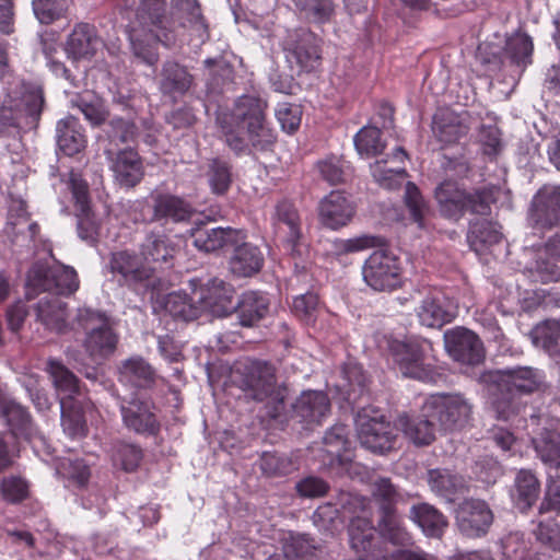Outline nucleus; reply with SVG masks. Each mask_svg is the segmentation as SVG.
Returning <instances> with one entry per match:
<instances>
[{"mask_svg": "<svg viewBox=\"0 0 560 560\" xmlns=\"http://www.w3.org/2000/svg\"><path fill=\"white\" fill-rule=\"evenodd\" d=\"M56 474L68 480L69 487H83L90 478V469L81 459H61L56 466Z\"/></svg>", "mask_w": 560, "mask_h": 560, "instance_id": "bf43d9fd", "label": "nucleus"}, {"mask_svg": "<svg viewBox=\"0 0 560 560\" xmlns=\"http://www.w3.org/2000/svg\"><path fill=\"white\" fill-rule=\"evenodd\" d=\"M407 155L402 148H396L390 156L376 160L370 165L374 182L385 189H396L406 180L404 167Z\"/></svg>", "mask_w": 560, "mask_h": 560, "instance_id": "412c9836", "label": "nucleus"}, {"mask_svg": "<svg viewBox=\"0 0 560 560\" xmlns=\"http://www.w3.org/2000/svg\"><path fill=\"white\" fill-rule=\"evenodd\" d=\"M32 8L35 18L40 24H51L67 16L69 11L68 0H33Z\"/></svg>", "mask_w": 560, "mask_h": 560, "instance_id": "4d7b16f0", "label": "nucleus"}, {"mask_svg": "<svg viewBox=\"0 0 560 560\" xmlns=\"http://www.w3.org/2000/svg\"><path fill=\"white\" fill-rule=\"evenodd\" d=\"M532 220L540 226H552L560 222V187L544 186L534 197Z\"/></svg>", "mask_w": 560, "mask_h": 560, "instance_id": "393cba45", "label": "nucleus"}, {"mask_svg": "<svg viewBox=\"0 0 560 560\" xmlns=\"http://www.w3.org/2000/svg\"><path fill=\"white\" fill-rule=\"evenodd\" d=\"M194 285V300L198 299L201 312L208 311L215 316H225L235 310L233 303L234 289L223 280L212 279L202 285L197 280H191Z\"/></svg>", "mask_w": 560, "mask_h": 560, "instance_id": "dca6fc26", "label": "nucleus"}, {"mask_svg": "<svg viewBox=\"0 0 560 560\" xmlns=\"http://www.w3.org/2000/svg\"><path fill=\"white\" fill-rule=\"evenodd\" d=\"M48 372L60 402L63 398L69 402L77 401L78 399H85V396L80 388L79 380L60 362L50 360L48 362Z\"/></svg>", "mask_w": 560, "mask_h": 560, "instance_id": "c9c22d12", "label": "nucleus"}, {"mask_svg": "<svg viewBox=\"0 0 560 560\" xmlns=\"http://www.w3.org/2000/svg\"><path fill=\"white\" fill-rule=\"evenodd\" d=\"M354 423L358 439L365 448L384 453L394 447L393 428L378 411L363 408L357 413Z\"/></svg>", "mask_w": 560, "mask_h": 560, "instance_id": "9b49d317", "label": "nucleus"}, {"mask_svg": "<svg viewBox=\"0 0 560 560\" xmlns=\"http://www.w3.org/2000/svg\"><path fill=\"white\" fill-rule=\"evenodd\" d=\"M444 345L447 353L463 364L477 365L485 359V349L480 338L464 327L445 331Z\"/></svg>", "mask_w": 560, "mask_h": 560, "instance_id": "f3484780", "label": "nucleus"}, {"mask_svg": "<svg viewBox=\"0 0 560 560\" xmlns=\"http://www.w3.org/2000/svg\"><path fill=\"white\" fill-rule=\"evenodd\" d=\"M66 185L72 191V196L81 210L78 221L79 236L86 242L93 243L98 234V225L90 214L88 185L79 174L73 172L69 173Z\"/></svg>", "mask_w": 560, "mask_h": 560, "instance_id": "4be33fe9", "label": "nucleus"}, {"mask_svg": "<svg viewBox=\"0 0 560 560\" xmlns=\"http://www.w3.org/2000/svg\"><path fill=\"white\" fill-rule=\"evenodd\" d=\"M0 491L7 502L18 503L28 497L30 485L20 476H9L2 479Z\"/></svg>", "mask_w": 560, "mask_h": 560, "instance_id": "69168bd1", "label": "nucleus"}, {"mask_svg": "<svg viewBox=\"0 0 560 560\" xmlns=\"http://www.w3.org/2000/svg\"><path fill=\"white\" fill-rule=\"evenodd\" d=\"M539 482L528 470H521L515 478V489L512 494L515 505L525 512L538 499Z\"/></svg>", "mask_w": 560, "mask_h": 560, "instance_id": "3c124183", "label": "nucleus"}, {"mask_svg": "<svg viewBox=\"0 0 560 560\" xmlns=\"http://www.w3.org/2000/svg\"><path fill=\"white\" fill-rule=\"evenodd\" d=\"M346 162L337 156H330L317 163V171L323 179L331 185L339 184L347 176Z\"/></svg>", "mask_w": 560, "mask_h": 560, "instance_id": "774afa93", "label": "nucleus"}, {"mask_svg": "<svg viewBox=\"0 0 560 560\" xmlns=\"http://www.w3.org/2000/svg\"><path fill=\"white\" fill-rule=\"evenodd\" d=\"M109 269L122 284L135 291L147 290L155 279L154 268L140 252L124 249L113 253Z\"/></svg>", "mask_w": 560, "mask_h": 560, "instance_id": "6e6552de", "label": "nucleus"}, {"mask_svg": "<svg viewBox=\"0 0 560 560\" xmlns=\"http://www.w3.org/2000/svg\"><path fill=\"white\" fill-rule=\"evenodd\" d=\"M349 503L354 508H360V512L351 517L349 524V541L351 548L363 557L371 560L387 559V551H383L374 544L376 539L375 528L370 520V510L365 505V500L352 498Z\"/></svg>", "mask_w": 560, "mask_h": 560, "instance_id": "ddd939ff", "label": "nucleus"}, {"mask_svg": "<svg viewBox=\"0 0 560 560\" xmlns=\"http://www.w3.org/2000/svg\"><path fill=\"white\" fill-rule=\"evenodd\" d=\"M139 252L156 272L158 268L173 259L175 247L165 234L152 232L147 235Z\"/></svg>", "mask_w": 560, "mask_h": 560, "instance_id": "f704fd0d", "label": "nucleus"}, {"mask_svg": "<svg viewBox=\"0 0 560 560\" xmlns=\"http://www.w3.org/2000/svg\"><path fill=\"white\" fill-rule=\"evenodd\" d=\"M489 377L500 389L511 394L532 393L541 382L539 373L527 366L495 371Z\"/></svg>", "mask_w": 560, "mask_h": 560, "instance_id": "5701e85b", "label": "nucleus"}, {"mask_svg": "<svg viewBox=\"0 0 560 560\" xmlns=\"http://www.w3.org/2000/svg\"><path fill=\"white\" fill-rule=\"evenodd\" d=\"M273 225L280 238L295 244L299 240L300 219L292 203L288 201L280 202L275 212Z\"/></svg>", "mask_w": 560, "mask_h": 560, "instance_id": "a18cd8bd", "label": "nucleus"}, {"mask_svg": "<svg viewBox=\"0 0 560 560\" xmlns=\"http://www.w3.org/2000/svg\"><path fill=\"white\" fill-rule=\"evenodd\" d=\"M410 515L427 536L439 537L447 526L445 517L427 503L412 506Z\"/></svg>", "mask_w": 560, "mask_h": 560, "instance_id": "8fccbe9b", "label": "nucleus"}, {"mask_svg": "<svg viewBox=\"0 0 560 560\" xmlns=\"http://www.w3.org/2000/svg\"><path fill=\"white\" fill-rule=\"evenodd\" d=\"M142 458L139 447L133 444L118 443L113 453V462L125 471L135 470Z\"/></svg>", "mask_w": 560, "mask_h": 560, "instance_id": "338daca9", "label": "nucleus"}, {"mask_svg": "<svg viewBox=\"0 0 560 560\" xmlns=\"http://www.w3.org/2000/svg\"><path fill=\"white\" fill-rule=\"evenodd\" d=\"M535 450L541 462L548 466L550 482L545 499L540 505V513L547 511L560 512V433L546 432L534 441Z\"/></svg>", "mask_w": 560, "mask_h": 560, "instance_id": "1a4fd4ad", "label": "nucleus"}, {"mask_svg": "<svg viewBox=\"0 0 560 560\" xmlns=\"http://www.w3.org/2000/svg\"><path fill=\"white\" fill-rule=\"evenodd\" d=\"M121 415L125 424L138 433H154L158 428L155 415L151 410L150 401L139 396L124 400Z\"/></svg>", "mask_w": 560, "mask_h": 560, "instance_id": "cd10ccee", "label": "nucleus"}, {"mask_svg": "<svg viewBox=\"0 0 560 560\" xmlns=\"http://www.w3.org/2000/svg\"><path fill=\"white\" fill-rule=\"evenodd\" d=\"M432 131L436 139L451 144L458 141L468 132L467 114H457L450 108H440L433 116Z\"/></svg>", "mask_w": 560, "mask_h": 560, "instance_id": "bb28decb", "label": "nucleus"}, {"mask_svg": "<svg viewBox=\"0 0 560 560\" xmlns=\"http://www.w3.org/2000/svg\"><path fill=\"white\" fill-rule=\"evenodd\" d=\"M380 534L385 541L377 548L387 551L388 557L398 549H406L412 542L411 536L402 526L400 517L388 508L384 510V515H381Z\"/></svg>", "mask_w": 560, "mask_h": 560, "instance_id": "2f4dec72", "label": "nucleus"}, {"mask_svg": "<svg viewBox=\"0 0 560 560\" xmlns=\"http://www.w3.org/2000/svg\"><path fill=\"white\" fill-rule=\"evenodd\" d=\"M502 240L500 226L486 219H476L470 222L468 241L476 253H481Z\"/></svg>", "mask_w": 560, "mask_h": 560, "instance_id": "37998d69", "label": "nucleus"}, {"mask_svg": "<svg viewBox=\"0 0 560 560\" xmlns=\"http://www.w3.org/2000/svg\"><path fill=\"white\" fill-rule=\"evenodd\" d=\"M192 244L199 250L211 253L244 238L241 231L231 228L198 226L191 231Z\"/></svg>", "mask_w": 560, "mask_h": 560, "instance_id": "c756f323", "label": "nucleus"}, {"mask_svg": "<svg viewBox=\"0 0 560 560\" xmlns=\"http://www.w3.org/2000/svg\"><path fill=\"white\" fill-rule=\"evenodd\" d=\"M295 4L305 19L317 24L327 22L334 12L331 0H295Z\"/></svg>", "mask_w": 560, "mask_h": 560, "instance_id": "052dcab7", "label": "nucleus"}, {"mask_svg": "<svg viewBox=\"0 0 560 560\" xmlns=\"http://www.w3.org/2000/svg\"><path fill=\"white\" fill-rule=\"evenodd\" d=\"M237 382L246 397L265 402L268 417L276 419L283 412L287 388L278 384L273 365L250 361L244 365Z\"/></svg>", "mask_w": 560, "mask_h": 560, "instance_id": "20e7f679", "label": "nucleus"}, {"mask_svg": "<svg viewBox=\"0 0 560 560\" xmlns=\"http://www.w3.org/2000/svg\"><path fill=\"white\" fill-rule=\"evenodd\" d=\"M1 410L14 435H23L26 439L33 438L30 416L20 404L13 400L2 401Z\"/></svg>", "mask_w": 560, "mask_h": 560, "instance_id": "864d4df0", "label": "nucleus"}, {"mask_svg": "<svg viewBox=\"0 0 560 560\" xmlns=\"http://www.w3.org/2000/svg\"><path fill=\"white\" fill-rule=\"evenodd\" d=\"M528 270L534 281L549 282L560 279V236L551 238L538 250L537 258Z\"/></svg>", "mask_w": 560, "mask_h": 560, "instance_id": "c85d7f7f", "label": "nucleus"}, {"mask_svg": "<svg viewBox=\"0 0 560 560\" xmlns=\"http://www.w3.org/2000/svg\"><path fill=\"white\" fill-rule=\"evenodd\" d=\"M322 39L306 28L288 32L283 40L285 59L292 69L310 72L315 70L322 59Z\"/></svg>", "mask_w": 560, "mask_h": 560, "instance_id": "9d476101", "label": "nucleus"}, {"mask_svg": "<svg viewBox=\"0 0 560 560\" xmlns=\"http://www.w3.org/2000/svg\"><path fill=\"white\" fill-rule=\"evenodd\" d=\"M430 348L425 340L419 341H398L389 343V350L402 375L416 378L422 382H432L433 373L429 364L424 363V353Z\"/></svg>", "mask_w": 560, "mask_h": 560, "instance_id": "4468645a", "label": "nucleus"}, {"mask_svg": "<svg viewBox=\"0 0 560 560\" xmlns=\"http://www.w3.org/2000/svg\"><path fill=\"white\" fill-rule=\"evenodd\" d=\"M57 143L59 149L71 156L84 149L86 140L79 121L68 116L57 124Z\"/></svg>", "mask_w": 560, "mask_h": 560, "instance_id": "a19ab883", "label": "nucleus"}, {"mask_svg": "<svg viewBox=\"0 0 560 560\" xmlns=\"http://www.w3.org/2000/svg\"><path fill=\"white\" fill-rule=\"evenodd\" d=\"M162 1L140 0L141 8L129 30L133 55L149 66L155 65L159 59L158 43L170 47L177 42L176 31L168 27L172 22L160 5Z\"/></svg>", "mask_w": 560, "mask_h": 560, "instance_id": "7ed1b4c3", "label": "nucleus"}, {"mask_svg": "<svg viewBox=\"0 0 560 560\" xmlns=\"http://www.w3.org/2000/svg\"><path fill=\"white\" fill-rule=\"evenodd\" d=\"M153 213L155 220L182 222L188 220L192 208L184 199L173 195H158L154 199Z\"/></svg>", "mask_w": 560, "mask_h": 560, "instance_id": "c03bdc74", "label": "nucleus"}, {"mask_svg": "<svg viewBox=\"0 0 560 560\" xmlns=\"http://www.w3.org/2000/svg\"><path fill=\"white\" fill-rule=\"evenodd\" d=\"M2 104L1 116L14 120L19 115H38L43 105V94L39 88L26 86L23 82L14 80L10 83Z\"/></svg>", "mask_w": 560, "mask_h": 560, "instance_id": "2eb2a0df", "label": "nucleus"}, {"mask_svg": "<svg viewBox=\"0 0 560 560\" xmlns=\"http://www.w3.org/2000/svg\"><path fill=\"white\" fill-rule=\"evenodd\" d=\"M28 284L44 291L55 290L59 294H71L78 290L79 279L72 267L55 265L45 273L40 269H32Z\"/></svg>", "mask_w": 560, "mask_h": 560, "instance_id": "6ab92c4d", "label": "nucleus"}, {"mask_svg": "<svg viewBox=\"0 0 560 560\" xmlns=\"http://www.w3.org/2000/svg\"><path fill=\"white\" fill-rule=\"evenodd\" d=\"M428 483L438 495L452 501L454 495L466 487V480L447 469H432L428 472Z\"/></svg>", "mask_w": 560, "mask_h": 560, "instance_id": "de8ad7c7", "label": "nucleus"}, {"mask_svg": "<svg viewBox=\"0 0 560 560\" xmlns=\"http://www.w3.org/2000/svg\"><path fill=\"white\" fill-rule=\"evenodd\" d=\"M191 83L192 77L185 67L173 61H167L163 65L159 81L162 93L182 95L189 90Z\"/></svg>", "mask_w": 560, "mask_h": 560, "instance_id": "79ce46f5", "label": "nucleus"}, {"mask_svg": "<svg viewBox=\"0 0 560 560\" xmlns=\"http://www.w3.org/2000/svg\"><path fill=\"white\" fill-rule=\"evenodd\" d=\"M35 223H30L28 215L26 212V206L22 200H12L9 208V217L7 223V233H22L25 229H28L32 234L35 233Z\"/></svg>", "mask_w": 560, "mask_h": 560, "instance_id": "e2e57ef3", "label": "nucleus"}, {"mask_svg": "<svg viewBox=\"0 0 560 560\" xmlns=\"http://www.w3.org/2000/svg\"><path fill=\"white\" fill-rule=\"evenodd\" d=\"M533 345L550 353L560 351V323L545 320L537 324L529 334Z\"/></svg>", "mask_w": 560, "mask_h": 560, "instance_id": "5fc2aeb1", "label": "nucleus"}, {"mask_svg": "<svg viewBox=\"0 0 560 560\" xmlns=\"http://www.w3.org/2000/svg\"><path fill=\"white\" fill-rule=\"evenodd\" d=\"M440 212L448 219H458L465 210L482 217L489 214L490 205L492 202V194L490 190L476 191L466 194L459 188L458 184L453 180L442 182L434 191Z\"/></svg>", "mask_w": 560, "mask_h": 560, "instance_id": "423d86ee", "label": "nucleus"}, {"mask_svg": "<svg viewBox=\"0 0 560 560\" xmlns=\"http://www.w3.org/2000/svg\"><path fill=\"white\" fill-rule=\"evenodd\" d=\"M353 214V205L340 191H331L319 203L320 221L332 230L347 225Z\"/></svg>", "mask_w": 560, "mask_h": 560, "instance_id": "7c9ffc66", "label": "nucleus"}, {"mask_svg": "<svg viewBox=\"0 0 560 560\" xmlns=\"http://www.w3.org/2000/svg\"><path fill=\"white\" fill-rule=\"evenodd\" d=\"M191 290H194V285L190 283ZM194 298V291H191V296L182 291L172 292L166 295L164 300V308L165 311L172 315L173 317L182 318L184 320H192L196 319L200 313L201 307L198 303V299Z\"/></svg>", "mask_w": 560, "mask_h": 560, "instance_id": "09e8293b", "label": "nucleus"}, {"mask_svg": "<svg viewBox=\"0 0 560 560\" xmlns=\"http://www.w3.org/2000/svg\"><path fill=\"white\" fill-rule=\"evenodd\" d=\"M266 103L253 95H243L230 114H222L218 121L226 144L235 152L248 147L268 150L276 141V133L265 118Z\"/></svg>", "mask_w": 560, "mask_h": 560, "instance_id": "f257e3e1", "label": "nucleus"}, {"mask_svg": "<svg viewBox=\"0 0 560 560\" xmlns=\"http://www.w3.org/2000/svg\"><path fill=\"white\" fill-rule=\"evenodd\" d=\"M470 413V404L460 395H431L423 402V416L432 417L444 430L462 428Z\"/></svg>", "mask_w": 560, "mask_h": 560, "instance_id": "f8f14e48", "label": "nucleus"}, {"mask_svg": "<svg viewBox=\"0 0 560 560\" xmlns=\"http://www.w3.org/2000/svg\"><path fill=\"white\" fill-rule=\"evenodd\" d=\"M154 371L142 358H130L120 366V380L137 387H148L154 381Z\"/></svg>", "mask_w": 560, "mask_h": 560, "instance_id": "603ef678", "label": "nucleus"}, {"mask_svg": "<svg viewBox=\"0 0 560 560\" xmlns=\"http://www.w3.org/2000/svg\"><path fill=\"white\" fill-rule=\"evenodd\" d=\"M493 522V513L482 500H466L456 511V524L468 537H480L489 530Z\"/></svg>", "mask_w": 560, "mask_h": 560, "instance_id": "a211bd4d", "label": "nucleus"}, {"mask_svg": "<svg viewBox=\"0 0 560 560\" xmlns=\"http://www.w3.org/2000/svg\"><path fill=\"white\" fill-rule=\"evenodd\" d=\"M36 314L38 320L47 329L57 334L75 329V318L71 323L67 320V304L56 295L46 294L40 298L36 306Z\"/></svg>", "mask_w": 560, "mask_h": 560, "instance_id": "b1692460", "label": "nucleus"}, {"mask_svg": "<svg viewBox=\"0 0 560 560\" xmlns=\"http://www.w3.org/2000/svg\"><path fill=\"white\" fill-rule=\"evenodd\" d=\"M84 408L85 399H78L73 402L65 399L61 401V425L65 433L72 439H80L88 432L83 416Z\"/></svg>", "mask_w": 560, "mask_h": 560, "instance_id": "49530a36", "label": "nucleus"}, {"mask_svg": "<svg viewBox=\"0 0 560 560\" xmlns=\"http://www.w3.org/2000/svg\"><path fill=\"white\" fill-rule=\"evenodd\" d=\"M329 400L323 392L307 390L301 394L293 408L303 421L319 423L329 412Z\"/></svg>", "mask_w": 560, "mask_h": 560, "instance_id": "e433bc0d", "label": "nucleus"}, {"mask_svg": "<svg viewBox=\"0 0 560 560\" xmlns=\"http://www.w3.org/2000/svg\"><path fill=\"white\" fill-rule=\"evenodd\" d=\"M533 48V42L528 35L516 33L508 38L504 57L501 56V48L498 45L486 42L478 46L477 58L492 72L500 70L506 62L522 72L532 63Z\"/></svg>", "mask_w": 560, "mask_h": 560, "instance_id": "0eeeda50", "label": "nucleus"}, {"mask_svg": "<svg viewBox=\"0 0 560 560\" xmlns=\"http://www.w3.org/2000/svg\"><path fill=\"white\" fill-rule=\"evenodd\" d=\"M262 254L257 246L248 243L237 245L230 259V270L237 277H250L262 266Z\"/></svg>", "mask_w": 560, "mask_h": 560, "instance_id": "ea45409f", "label": "nucleus"}, {"mask_svg": "<svg viewBox=\"0 0 560 560\" xmlns=\"http://www.w3.org/2000/svg\"><path fill=\"white\" fill-rule=\"evenodd\" d=\"M416 314L421 325L441 328L454 318L456 308L441 292L433 291L423 296Z\"/></svg>", "mask_w": 560, "mask_h": 560, "instance_id": "aec40b11", "label": "nucleus"}, {"mask_svg": "<svg viewBox=\"0 0 560 560\" xmlns=\"http://www.w3.org/2000/svg\"><path fill=\"white\" fill-rule=\"evenodd\" d=\"M396 427L416 445H428L435 438L434 419L432 417H424L423 408L418 417L400 416Z\"/></svg>", "mask_w": 560, "mask_h": 560, "instance_id": "4c0bfd02", "label": "nucleus"}, {"mask_svg": "<svg viewBox=\"0 0 560 560\" xmlns=\"http://www.w3.org/2000/svg\"><path fill=\"white\" fill-rule=\"evenodd\" d=\"M383 244L382 237L369 234L336 242V249L345 254L376 248L365 259L362 276L364 282L378 292L396 290L402 283V262L392 250L382 247Z\"/></svg>", "mask_w": 560, "mask_h": 560, "instance_id": "f03ea898", "label": "nucleus"}, {"mask_svg": "<svg viewBox=\"0 0 560 560\" xmlns=\"http://www.w3.org/2000/svg\"><path fill=\"white\" fill-rule=\"evenodd\" d=\"M172 16H167L179 39V28L189 26L191 31L199 37H203L207 33V26L203 22L200 8L197 0H172Z\"/></svg>", "mask_w": 560, "mask_h": 560, "instance_id": "473e14b6", "label": "nucleus"}, {"mask_svg": "<svg viewBox=\"0 0 560 560\" xmlns=\"http://www.w3.org/2000/svg\"><path fill=\"white\" fill-rule=\"evenodd\" d=\"M354 145L363 158L376 156L385 149L381 130L376 127H363L354 137Z\"/></svg>", "mask_w": 560, "mask_h": 560, "instance_id": "13d9d810", "label": "nucleus"}, {"mask_svg": "<svg viewBox=\"0 0 560 560\" xmlns=\"http://www.w3.org/2000/svg\"><path fill=\"white\" fill-rule=\"evenodd\" d=\"M75 322L78 327L84 330L82 346L92 360L100 361L114 353L118 337L105 314L80 307L77 311Z\"/></svg>", "mask_w": 560, "mask_h": 560, "instance_id": "39448f33", "label": "nucleus"}, {"mask_svg": "<svg viewBox=\"0 0 560 560\" xmlns=\"http://www.w3.org/2000/svg\"><path fill=\"white\" fill-rule=\"evenodd\" d=\"M207 177L214 194H224L232 182L230 166L226 162L213 159L209 162Z\"/></svg>", "mask_w": 560, "mask_h": 560, "instance_id": "680f3d73", "label": "nucleus"}, {"mask_svg": "<svg viewBox=\"0 0 560 560\" xmlns=\"http://www.w3.org/2000/svg\"><path fill=\"white\" fill-rule=\"evenodd\" d=\"M292 311L304 324L313 325L319 312L317 295L308 292L294 298Z\"/></svg>", "mask_w": 560, "mask_h": 560, "instance_id": "0e129e2a", "label": "nucleus"}, {"mask_svg": "<svg viewBox=\"0 0 560 560\" xmlns=\"http://www.w3.org/2000/svg\"><path fill=\"white\" fill-rule=\"evenodd\" d=\"M235 310L240 324L244 327H252L267 315L269 299L262 293L249 291L242 295Z\"/></svg>", "mask_w": 560, "mask_h": 560, "instance_id": "58836bf2", "label": "nucleus"}, {"mask_svg": "<svg viewBox=\"0 0 560 560\" xmlns=\"http://www.w3.org/2000/svg\"><path fill=\"white\" fill-rule=\"evenodd\" d=\"M110 168L115 179L126 187L138 184L143 176V166L138 153L133 150H121L112 160Z\"/></svg>", "mask_w": 560, "mask_h": 560, "instance_id": "72a5a7b5", "label": "nucleus"}, {"mask_svg": "<svg viewBox=\"0 0 560 560\" xmlns=\"http://www.w3.org/2000/svg\"><path fill=\"white\" fill-rule=\"evenodd\" d=\"M102 47L95 27L88 23H78L66 42V54L72 60L91 59Z\"/></svg>", "mask_w": 560, "mask_h": 560, "instance_id": "a878e982", "label": "nucleus"}, {"mask_svg": "<svg viewBox=\"0 0 560 560\" xmlns=\"http://www.w3.org/2000/svg\"><path fill=\"white\" fill-rule=\"evenodd\" d=\"M73 107H77L92 126L101 125L106 118V110L103 101L96 95L85 92L75 95L71 100Z\"/></svg>", "mask_w": 560, "mask_h": 560, "instance_id": "6e6d98bb", "label": "nucleus"}]
</instances>
